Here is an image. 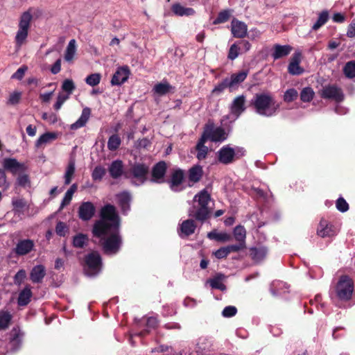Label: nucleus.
Here are the masks:
<instances>
[{"label":"nucleus","mask_w":355,"mask_h":355,"mask_svg":"<svg viewBox=\"0 0 355 355\" xmlns=\"http://www.w3.org/2000/svg\"><path fill=\"white\" fill-rule=\"evenodd\" d=\"M233 155V148L229 145L224 146L217 153L218 160L223 164H230L234 161Z\"/></svg>","instance_id":"17"},{"label":"nucleus","mask_w":355,"mask_h":355,"mask_svg":"<svg viewBox=\"0 0 355 355\" xmlns=\"http://www.w3.org/2000/svg\"><path fill=\"white\" fill-rule=\"evenodd\" d=\"M240 50L241 48L237 45L236 43H234L232 45H231L228 52V59L231 60H234V59H236L239 54Z\"/></svg>","instance_id":"53"},{"label":"nucleus","mask_w":355,"mask_h":355,"mask_svg":"<svg viewBox=\"0 0 355 355\" xmlns=\"http://www.w3.org/2000/svg\"><path fill=\"white\" fill-rule=\"evenodd\" d=\"M237 313V309L234 306H227L223 310L222 314L225 318L234 316Z\"/></svg>","instance_id":"59"},{"label":"nucleus","mask_w":355,"mask_h":355,"mask_svg":"<svg viewBox=\"0 0 355 355\" xmlns=\"http://www.w3.org/2000/svg\"><path fill=\"white\" fill-rule=\"evenodd\" d=\"M196 150L197 151L196 157L199 160H203L207 157L209 149L206 146H196Z\"/></svg>","instance_id":"57"},{"label":"nucleus","mask_w":355,"mask_h":355,"mask_svg":"<svg viewBox=\"0 0 355 355\" xmlns=\"http://www.w3.org/2000/svg\"><path fill=\"white\" fill-rule=\"evenodd\" d=\"M100 239V245L105 254H117L122 245L120 229H110L109 233Z\"/></svg>","instance_id":"6"},{"label":"nucleus","mask_w":355,"mask_h":355,"mask_svg":"<svg viewBox=\"0 0 355 355\" xmlns=\"http://www.w3.org/2000/svg\"><path fill=\"white\" fill-rule=\"evenodd\" d=\"M226 89H228L230 92H233V89L230 85L229 78H225L222 80L221 82L218 83L213 89L211 93L213 94H220L223 92Z\"/></svg>","instance_id":"34"},{"label":"nucleus","mask_w":355,"mask_h":355,"mask_svg":"<svg viewBox=\"0 0 355 355\" xmlns=\"http://www.w3.org/2000/svg\"><path fill=\"white\" fill-rule=\"evenodd\" d=\"M314 96V92L311 87L303 88L300 93V99L302 102H310Z\"/></svg>","instance_id":"45"},{"label":"nucleus","mask_w":355,"mask_h":355,"mask_svg":"<svg viewBox=\"0 0 355 355\" xmlns=\"http://www.w3.org/2000/svg\"><path fill=\"white\" fill-rule=\"evenodd\" d=\"M228 255L232 252H238L246 248V245L239 243L237 244L225 246Z\"/></svg>","instance_id":"55"},{"label":"nucleus","mask_w":355,"mask_h":355,"mask_svg":"<svg viewBox=\"0 0 355 355\" xmlns=\"http://www.w3.org/2000/svg\"><path fill=\"white\" fill-rule=\"evenodd\" d=\"M24 336V333L19 328H13L12 329L10 338V345L12 350L17 351L21 347Z\"/></svg>","instance_id":"21"},{"label":"nucleus","mask_w":355,"mask_h":355,"mask_svg":"<svg viewBox=\"0 0 355 355\" xmlns=\"http://www.w3.org/2000/svg\"><path fill=\"white\" fill-rule=\"evenodd\" d=\"M293 48L290 45H280L275 44L273 45V52L271 54L272 58L276 60L287 56L291 52Z\"/></svg>","instance_id":"22"},{"label":"nucleus","mask_w":355,"mask_h":355,"mask_svg":"<svg viewBox=\"0 0 355 355\" xmlns=\"http://www.w3.org/2000/svg\"><path fill=\"white\" fill-rule=\"evenodd\" d=\"M57 134L55 132H47L42 135L35 141V148H39L42 145L50 143L51 141L57 139Z\"/></svg>","instance_id":"31"},{"label":"nucleus","mask_w":355,"mask_h":355,"mask_svg":"<svg viewBox=\"0 0 355 355\" xmlns=\"http://www.w3.org/2000/svg\"><path fill=\"white\" fill-rule=\"evenodd\" d=\"M106 173V170L101 166H97L94 168L92 173V178L94 181H101Z\"/></svg>","instance_id":"46"},{"label":"nucleus","mask_w":355,"mask_h":355,"mask_svg":"<svg viewBox=\"0 0 355 355\" xmlns=\"http://www.w3.org/2000/svg\"><path fill=\"white\" fill-rule=\"evenodd\" d=\"M318 236L324 237H331L336 234L335 227L325 219H322L317 229Z\"/></svg>","instance_id":"15"},{"label":"nucleus","mask_w":355,"mask_h":355,"mask_svg":"<svg viewBox=\"0 0 355 355\" xmlns=\"http://www.w3.org/2000/svg\"><path fill=\"white\" fill-rule=\"evenodd\" d=\"M46 275V269L43 265L35 266L30 272V279L34 284L41 283Z\"/></svg>","instance_id":"24"},{"label":"nucleus","mask_w":355,"mask_h":355,"mask_svg":"<svg viewBox=\"0 0 355 355\" xmlns=\"http://www.w3.org/2000/svg\"><path fill=\"white\" fill-rule=\"evenodd\" d=\"M108 171L113 179H118L122 175H124L123 162L120 159L113 161L108 168Z\"/></svg>","instance_id":"25"},{"label":"nucleus","mask_w":355,"mask_h":355,"mask_svg":"<svg viewBox=\"0 0 355 355\" xmlns=\"http://www.w3.org/2000/svg\"><path fill=\"white\" fill-rule=\"evenodd\" d=\"M248 74V71L242 70L231 75L230 78H229V80L233 91L238 89L239 85L246 79Z\"/></svg>","instance_id":"27"},{"label":"nucleus","mask_w":355,"mask_h":355,"mask_svg":"<svg viewBox=\"0 0 355 355\" xmlns=\"http://www.w3.org/2000/svg\"><path fill=\"white\" fill-rule=\"evenodd\" d=\"M101 78L100 73H92L86 78L85 82L87 85L94 87L99 84Z\"/></svg>","instance_id":"50"},{"label":"nucleus","mask_w":355,"mask_h":355,"mask_svg":"<svg viewBox=\"0 0 355 355\" xmlns=\"http://www.w3.org/2000/svg\"><path fill=\"white\" fill-rule=\"evenodd\" d=\"M298 96L297 91L294 88L287 89L284 94V101L286 103H291L297 99Z\"/></svg>","instance_id":"48"},{"label":"nucleus","mask_w":355,"mask_h":355,"mask_svg":"<svg viewBox=\"0 0 355 355\" xmlns=\"http://www.w3.org/2000/svg\"><path fill=\"white\" fill-rule=\"evenodd\" d=\"M329 12L327 10L322 11L318 16V18L316 22L313 25L312 30L318 31L320 28H321L323 25H324L329 20Z\"/></svg>","instance_id":"38"},{"label":"nucleus","mask_w":355,"mask_h":355,"mask_svg":"<svg viewBox=\"0 0 355 355\" xmlns=\"http://www.w3.org/2000/svg\"><path fill=\"white\" fill-rule=\"evenodd\" d=\"M116 198L123 212L130 209L131 196L128 191H125L116 194Z\"/></svg>","instance_id":"30"},{"label":"nucleus","mask_w":355,"mask_h":355,"mask_svg":"<svg viewBox=\"0 0 355 355\" xmlns=\"http://www.w3.org/2000/svg\"><path fill=\"white\" fill-rule=\"evenodd\" d=\"M28 70V67L26 65H23L21 67H19L12 75V79H17L19 80H21L26 73V71Z\"/></svg>","instance_id":"58"},{"label":"nucleus","mask_w":355,"mask_h":355,"mask_svg":"<svg viewBox=\"0 0 355 355\" xmlns=\"http://www.w3.org/2000/svg\"><path fill=\"white\" fill-rule=\"evenodd\" d=\"M69 227L65 223L58 221L55 226V232L60 236H65L69 232Z\"/></svg>","instance_id":"49"},{"label":"nucleus","mask_w":355,"mask_h":355,"mask_svg":"<svg viewBox=\"0 0 355 355\" xmlns=\"http://www.w3.org/2000/svg\"><path fill=\"white\" fill-rule=\"evenodd\" d=\"M76 52V40L72 39L69 41L64 53V60L67 62L73 60Z\"/></svg>","instance_id":"37"},{"label":"nucleus","mask_w":355,"mask_h":355,"mask_svg":"<svg viewBox=\"0 0 355 355\" xmlns=\"http://www.w3.org/2000/svg\"><path fill=\"white\" fill-rule=\"evenodd\" d=\"M267 254L268 249L264 246L254 247L250 249V257L257 262L262 261Z\"/></svg>","instance_id":"29"},{"label":"nucleus","mask_w":355,"mask_h":355,"mask_svg":"<svg viewBox=\"0 0 355 355\" xmlns=\"http://www.w3.org/2000/svg\"><path fill=\"white\" fill-rule=\"evenodd\" d=\"M33 293L31 291V286L29 284L25 286V287L19 292L17 298V304L19 306H25L29 304Z\"/></svg>","instance_id":"26"},{"label":"nucleus","mask_w":355,"mask_h":355,"mask_svg":"<svg viewBox=\"0 0 355 355\" xmlns=\"http://www.w3.org/2000/svg\"><path fill=\"white\" fill-rule=\"evenodd\" d=\"M234 239L241 243L245 244L246 231L243 226L237 225L234 227Z\"/></svg>","instance_id":"39"},{"label":"nucleus","mask_w":355,"mask_h":355,"mask_svg":"<svg viewBox=\"0 0 355 355\" xmlns=\"http://www.w3.org/2000/svg\"><path fill=\"white\" fill-rule=\"evenodd\" d=\"M89 241V238L87 234L83 233H78L73 237L72 245L76 248H85Z\"/></svg>","instance_id":"33"},{"label":"nucleus","mask_w":355,"mask_h":355,"mask_svg":"<svg viewBox=\"0 0 355 355\" xmlns=\"http://www.w3.org/2000/svg\"><path fill=\"white\" fill-rule=\"evenodd\" d=\"M249 105L253 107L258 114L268 117L275 115L280 107V104L275 98L266 92L255 94Z\"/></svg>","instance_id":"3"},{"label":"nucleus","mask_w":355,"mask_h":355,"mask_svg":"<svg viewBox=\"0 0 355 355\" xmlns=\"http://www.w3.org/2000/svg\"><path fill=\"white\" fill-rule=\"evenodd\" d=\"M21 94L19 92H15L9 96L8 103L10 105H16L19 103Z\"/></svg>","instance_id":"61"},{"label":"nucleus","mask_w":355,"mask_h":355,"mask_svg":"<svg viewBox=\"0 0 355 355\" xmlns=\"http://www.w3.org/2000/svg\"><path fill=\"white\" fill-rule=\"evenodd\" d=\"M3 168L13 175L23 172L26 169L24 164L19 162L15 158L5 159L3 160Z\"/></svg>","instance_id":"18"},{"label":"nucleus","mask_w":355,"mask_h":355,"mask_svg":"<svg viewBox=\"0 0 355 355\" xmlns=\"http://www.w3.org/2000/svg\"><path fill=\"white\" fill-rule=\"evenodd\" d=\"M129 73L130 71L128 67L118 68L112 76L111 84L112 85H121L128 79Z\"/></svg>","instance_id":"19"},{"label":"nucleus","mask_w":355,"mask_h":355,"mask_svg":"<svg viewBox=\"0 0 355 355\" xmlns=\"http://www.w3.org/2000/svg\"><path fill=\"white\" fill-rule=\"evenodd\" d=\"M354 288V280L349 276L343 275L339 277L336 285L331 288L329 295L336 304L340 302H347L352 299Z\"/></svg>","instance_id":"4"},{"label":"nucleus","mask_w":355,"mask_h":355,"mask_svg":"<svg viewBox=\"0 0 355 355\" xmlns=\"http://www.w3.org/2000/svg\"><path fill=\"white\" fill-rule=\"evenodd\" d=\"M100 219L96 220L92 227L94 237L101 238L109 233L110 229H120L121 219L116 207L111 205H104L100 211Z\"/></svg>","instance_id":"2"},{"label":"nucleus","mask_w":355,"mask_h":355,"mask_svg":"<svg viewBox=\"0 0 355 355\" xmlns=\"http://www.w3.org/2000/svg\"><path fill=\"white\" fill-rule=\"evenodd\" d=\"M13 210L15 214L24 213V209L26 206V202L24 199H17L12 201Z\"/></svg>","instance_id":"47"},{"label":"nucleus","mask_w":355,"mask_h":355,"mask_svg":"<svg viewBox=\"0 0 355 355\" xmlns=\"http://www.w3.org/2000/svg\"><path fill=\"white\" fill-rule=\"evenodd\" d=\"M207 237L209 239H214L220 242L230 241L232 239L231 234L225 232L218 233L216 230L209 232L207 234Z\"/></svg>","instance_id":"36"},{"label":"nucleus","mask_w":355,"mask_h":355,"mask_svg":"<svg viewBox=\"0 0 355 355\" xmlns=\"http://www.w3.org/2000/svg\"><path fill=\"white\" fill-rule=\"evenodd\" d=\"M35 243L31 239H23L19 241L14 249L18 256H24L30 253L34 248Z\"/></svg>","instance_id":"16"},{"label":"nucleus","mask_w":355,"mask_h":355,"mask_svg":"<svg viewBox=\"0 0 355 355\" xmlns=\"http://www.w3.org/2000/svg\"><path fill=\"white\" fill-rule=\"evenodd\" d=\"M245 96L241 95L236 96L230 106L231 112L237 116H240L245 110Z\"/></svg>","instance_id":"20"},{"label":"nucleus","mask_w":355,"mask_h":355,"mask_svg":"<svg viewBox=\"0 0 355 355\" xmlns=\"http://www.w3.org/2000/svg\"><path fill=\"white\" fill-rule=\"evenodd\" d=\"M205 127L209 135V140L213 142L223 141L227 139V134L222 127L215 128L214 122L209 121Z\"/></svg>","instance_id":"11"},{"label":"nucleus","mask_w":355,"mask_h":355,"mask_svg":"<svg viewBox=\"0 0 355 355\" xmlns=\"http://www.w3.org/2000/svg\"><path fill=\"white\" fill-rule=\"evenodd\" d=\"M42 119L46 121L49 124H54L58 121V116L54 113H46L44 112L42 116Z\"/></svg>","instance_id":"60"},{"label":"nucleus","mask_w":355,"mask_h":355,"mask_svg":"<svg viewBox=\"0 0 355 355\" xmlns=\"http://www.w3.org/2000/svg\"><path fill=\"white\" fill-rule=\"evenodd\" d=\"M75 162L70 160L64 174V184L68 185L71 183L72 178L75 173Z\"/></svg>","instance_id":"41"},{"label":"nucleus","mask_w":355,"mask_h":355,"mask_svg":"<svg viewBox=\"0 0 355 355\" xmlns=\"http://www.w3.org/2000/svg\"><path fill=\"white\" fill-rule=\"evenodd\" d=\"M207 140H209V135H208V131L206 129V127H204L203 132L200 137V138L198 139L197 144L196 146H205V144L207 142Z\"/></svg>","instance_id":"62"},{"label":"nucleus","mask_w":355,"mask_h":355,"mask_svg":"<svg viewBox=\"0 0 355 355\" xmlns=\"http://www.w3.org/2000/svg\"><path fill=\"white\" fill-rule=\"evenodd\" d=\"M230 17V14L228 10L220 11L217 17L214 19V24H218L227 21Z\"/></svg>","instance_id":"51"},{"label":"nucleus","mask_w":355,"mask_h":355,"mask_svg":"<svg viewBox=\"0 0 355 355\" xmlns=\"http://www.w3.org/2000/svg\"><path fill=\"white\" fill-rule=\"evenodd\" d=\"M214 255L218 259L226 258L228 256L225 247H221L214 252Z\"/></svg>","instance_id":"64"},{"label":"nucleus","mask_w":355,"mask_h":355,"mask_svg":"<svg viewBox=\"0 0 355 355\" xmlns=\"http://www.w3.org/2000/svg\"><path fill=\"white\" fill-rule=\"evenodd\" d=\"M184 180V172L182 169L174 170L171 175V178L166 182L168 184L170 189L174 192L182 190L180 187Z\"/></svg>","instance_id":"10"},{"label":"nucleus","mask_w":355,"mask_h":355,"mask_svg":"<svg viewBox=\"0 0 355 355\" xmlns=\"http://www.w3.org/2000/svg\"><path fill=\"white\" fill-rule=\"evenodd\" d=\"M75 88L76 87L72 80L66 79L63 81L62 85V89L63 91L67 92L69 94H71L73 92Z\"/></svg>","instance_id":"52"},{"label":"nucleus","mask_w":355,"mask_h":355,"mask_svg":"<svg viewBox=\"0 0 355 355\" xmlns=\"http://www.w3.org/2000/svg\"><path fill=\"white\" fill-rule=\"evenodd\" d=\"M232 33L234 37L243 38L247 35V25L242 21L233 20L232 21Z\"/></svg>","instance_id":"23"},{"label":"nucleus","mask_w":355,"mask_h":355,"mask_svg":"<svg viewBox=\"0 0 355 355\" xmlns=\"http://www.w3.org/2000/svg\"><path fill=\"white\" fill-rule=\"evenodd\" d=\"M174 87L168 82L159 83L156 84L153 90L159 96H164L169 93Z\"/></svg>","instance_id":"35"},{"label":"nucleus","mask_w":355,"mask_h":355,"mask_svg":"<svg viewBox=\"0 0 355 355\" xmlns=\"http://www.w3.org/2000/svg\"><path fill=\"white\" fill-rule=\"evenodd\" d=\"M211 200V195L204 189L193 198V206L189 210V216L191 218L184 220L180 225L181 233L189 236L195 232L196 225L193 220L204 223L211 214L208 204Z\"/></svg>","instance_id":"1"},{"label":"nucleus","mask_w":355,"mask_h":355,"mask_svg":"<svg viewBox=\"0 0 355 355\" xmlns=\"http://www.w3.org/2000/svg\"><path fill=\"white\" fill-rule=\"evenodd\" d=\"M167 171V164L164 161L156 163L151 170L150 181L153 183L162 184L166 182L165 175Z\"/></svg>","instance_id":"9"},{"label":"nucleus","mask_w":355,"mask_h":355,"mask_svg":"<svg viewBox=\"0 0 355 355\" xmlns=\"http://www.w3.org/2000/svg\"><path fill=\"white\" fill-rule=\"evenodd\" d=\"M343 73L347 78H355V61L347 62L343 67Z\"/></svg>","instance_id":"44"},{"label":"nucleus","mask_w":355,"mask_h":355,"mask_svg":"<svg viewBox=\"0 0 355 355\" xmlns=\"http://www.w3.org/2000/svg\"><path fill=\"white\" fill-rule=\"evenodd\" d=\"M150 166L144 162H135L130 164L129 168L125 171L124 177L131 180V183L135 186L144 184L148 180Z\"/></svg>","instance_id":"5"},{"label":"nucleus","mask_w":355,"mask_h":355,"mask_svg":"<svg viewBox=\"0 0 355 355\" xmlns=\"http://www.w3.org/2000/svg\"><path fill=\"white\" fill-rule=\"evenodd\" d=\"M320 96L324 99L333 100L341 103L345 99V94L341 87L336 84H328L320 91Z\"/></svg>","instance_id":"8"},{"label":"nucleus","mask_w":355,"mask_h":355,"mask_svg":"<svg viewBox=\"0 0 355 355\" xmlns=\"http://www.w3.org/2000/svg\"><path fill=\"white\" fill-rule=\"evenodd\" d=\"M302 53L295 52L291 58L290 63L288 66V72L293 76H299L304 73V69L300 67Z\"/></svg>","instance_id":"14"},{"label":"nucleus","mask_w":355,"mask_h":355,"mask_svg":"<svg viewBox=\"0 0 355 355\" xmlns=\"http://www.w3.org/2000/svg\"><path fill=\"white\" fill-rule=\"evenodd\" d=\"M336 207L340 212H345L349 209V205L343 197L338 198L336 202Z\"/></svg>","instance_id":"56"},{"label":"nucleus","mask_w":355,"mask_h":355,"mask_svg":"<svg viewBox=\"0 0 355 355\" xmlns=\"http://www.w3.org/2000/svg\"><path fill=\"white\" fill-rule=\"evenodd\" d=\"M121 143L120 137L117 134L111 135L107 141V148L110 150L114 151L117 150Z\"/></svg>","instance_id":"42"},{"label":"nucleus","mask_w":355,"mask_h":355,"mask_svg":"<svg viewBox=\"0 0 355 355\" xmlns=\"http://www.w3.org/2000/svg\"><path fill=\"white\" fill-rule=\"evenodd\" d=\"M17 184L21 187H26L29 182V177L26 174L19 175L17 179Z\"/></svg>","instance_id":"63"},{"label":"nucleus","mask_w":355,"mask_h":355,"mask_svg":"<svg viewBox=\"0 0 355 355\" xmlns=\"http://www.w3.org/2000/svg\"><path fill=\"white\" fill-rule=\"evenodd\" d=\"M223 277V275L218 274L215 277H214L212 279H209L208 280V282L209 283V284L212 288L224 291L226 288V287L220 282Z\"/></svg>","instance_id":"43"},{"label":"nucleus","mask_w":355,"mask_h":355,"mask_svg":"<svg viewBox=\"0 0 355 355\" xmlns=\"http://www.w3.org/2000/svg\"><path fill=\"white\" fill-rule=\"evenodd\" d=\"M203 175V169L200 165L196 164L190 168L188 171V178L189 182L193 183L198 182Z\"/></svg>","instance_id":"28"},{"label":"nucleus","mask_w":355,"mask_h":355,"mask_svg":"<svg viewBox=\"0 0 355 355\" xmlns=\"http://www.w3.org/2000/svg\"><path fill=\"white\" fill-rule=\"evenodd\" d=\"M26 278V272L24 269L19 270L14 276V283L16 285H21Z\"/></svg>","instance_id":"54"},{"label":"nucleus","mask_w":355,"mask_h":355,"mask_svg":"<svg viewBox=\"0 0 355 355\" xmlns=\"http://www.w3.org/2000/svg\"><path fill=\"white\" fill-rule=\"evenodd\" d=\"M32 19L33 15L29 10L24 12L20 16L19 28L15 37V46L18 49L26 42Z\"/></svg>","instance_id":"7"},{"label":"nucleus","mask_w":355,"mask_h":355,"mask_svg":"<svg viewBox=\"0 0 355 355\" xmlns=\"http://www.w3.org/2000/svg\"><path fill=\"white\" fill-rule=\"evenodd\" d=\"M12 320V315L7 311H0V330L6 329Z\"/></svg>","instance_id":"40"},{"label":"nucleus","mask_w":355,"mask_h":355,"mask_svg":"<svg viewBox=\"0 0 355 355\" xmlns=\"http://www.w3.org/2000/svg\"><path fill=\"white\" fill-rule=\"evenodd\" d=\"M85 263L90 271L95 274L100 271L102 259L97 251H93L85 257Z\"/></svg>","instance_id":"12"},{"label":"nucleus","mask_w":355,"mask_h":355,"mask_svg":"<svg viewBox=\"0 0 355 355\" xmlns=\"http://www.w3.org/2000/svg\"><path fill=\"white\" fill-rule=\"evenodd\" d=\"M96 213V207L92 202H83L78 211V217L83 221L91 220Z\"/></svg>","instance_id":"13"},{"label":"nucleus","mask_w":355,"mask_h":355,"mask_svg":"<svg viewBox=\"0 0 355 355\" xmlns=\"http://www.w3.org/2000/svg\"><path fill=\"white\" fill-rule=\"evenodd\" d=\"M173 12L178 16H189L194 14L195 11L191 8H184L180 3H174L171 7Z\"/></svg>","instance_id":"32"}]
</instances>
